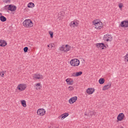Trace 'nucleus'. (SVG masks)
<instances>
[{"instance_id": "f257e3e1", "label": "nucleus", "mask_w": 128, "mask_h": 128, "mask_svg": "<svg viewBox=\"0 0 128 128\" xmlns=\"http://www.w3.org/2000/svg\"><path fill=\"white\" fill-rule=\"evenodd\" d=\"M92 24L94 25V28H96V30H102L104 26L102 22L98 21V20H94L92 22Z\"/></svg>"}, {"instance_id": "f03ea898", "label": "nucleus", "mask_w": 128, "mask_h": 128, "mask_svg": "<svg viewBox=\"0 0 128 128\" xmlns=\"http://www.w3.org/2000/svg\"><path fill=\"white\" fill-rule=\"evenodd\" d=\"M23 26L24 28H30L34 26L32 21L30 19H26L23 22Z\"/></svg>"}, {"instance_id": "7ed1b4c3", "label": "nucleus", "mask_w": 128, "mask_h": 128, "mask_svg": "<svg viewBox=\"0 0 128 128\" xmlns=\"http://www.w3.org/2000/svg\"><path fill=\"white\" fill-rule=\"evenodd\" d=\"M70 65L72 66H80V60L74 58L70 61Z\"/></svg>"}, {"instance_id": "20e7f679", "label": "nucleus", "mask_w": 128, "mask_h": 128, "mask_svg": "<svg viewBox=\"0 0 128 128\" xmlns=\"http://www.w3.org/2000/svg\"><path fill=\"white\" fill-rule=\"evenodd\" d=\"M80 22H78V20H74L70 24V28H76V26H78Z\"/></svg>"}, {"instance_id": "39448f33", "label": "nucleus", "mask_w": 128, "mask_h": 128, "mask_svg": "<svg viewBox=\"0 0 128 128\" xmlns=\"http://www.w3.org/2000/svg\"><path fill=\"white\" fill-rule=\"evenodd\" d=\"M103 38L105 42H112V35L108 34L104 35Z\"/></svg>"}, {"instance_id": "423d86ee", "label": "nucleus", "mask_w": 128, "mask_h": 128, "mask_svg": "<svg viewBox=\"0 0 128 128\" xmlns=\"http://www.w3.org/2000/svg\"><path fill=\"white\" fill-rule=\"evenodd\" d=\"M37 114L40 116H43L46 114V110L44 108H39L37 110Z\"/></svg>"}, {"instance_id": "0eeeda50", "label": "nucleus", "mask_w": 128, "mask_h": 128, "mask_svg": "<svg viewBox=\"0 0 128 128\" xmlns=\"http://www.w3.org/2000/svg\"><path fill=\"white\" fill-rule=\"evenodd\" d=\"M26 88V84H19L17 86V90H18L20 92H23Z\"/></svg>"}, {"instance_id": "6e6552de", "label": "nucleus", "mask_w": 128, "mask_h": 128, "mask_svg": "<svg viewBox=\"0 0 128 128\" xmlns=\"http://www.w3.org/2000/svg\"><path fill=\"white\" fill-rule=\"evenodd\" d=\"M5 8H8V10H10L11 12H14L16 10V7L14 6H12V4L4 6Z\"/></svg>"}, {"instance_id": "1a4fd4ad", "label": "nucleus", "mask_w": 128, "mask_h": 128, "mask_svg": "<svg viewBox=\"0 0 128 128\" xmlns=\"http://www.w3.org/2000/svg\"><path fill=\"white\" fill-rule=\"evenodd\" d=\"M70 50V47L68 46V44H66V46H62L60 48V50H62V52H68Z\"/></svg>"}, {"instance_id": "9d476101", "label": "nucleus", "mask_w": 128, "mask_h": 128, "mask_svg": "<svg viewBox=\"0 0 128 128\" xmlns=\"http://www.w3.org/2000/svg\"><path fill=\"white\" fill-rule=\"evenodd\" d=\"M96 48H102V50H104V48H106V46L104 45L103 43H97L96 44Z\"/></svg>"}, {"instance_id": "9b49d317", "label": "nucleus", "mask_w": 128, "mask_h": 128, "mask_svg": "<svg viewBox=\"0 0 128 128\" xmlns=\"http://www.w3.org/2000/svg\"><path fill=\"white\" fill-rule=\"evenodd\" d=\"M124 118V113H120L117 116V120L118 122H122Z\"/></svg>"}, {"instance_id": "f8f14e48", "label": "nucleus", "mask_w": 128, "mask_h": 128, "mask_svg": "<svg viewBox=\"0 0 128 128\" xmlns=\"http://www.w3.org/2000/svg\"><path fill=\"white\" fill-rule=\"evenodd\" d=\"M77 100H78V96H75L72 97L68 100L69 104H74V102H76Z\"/></svg>"}, {"instance_id": "ddd939ff", "label": "nucleus", "mask_w": 128, "mask_h": 128, "mask_svg": "<svg viewBox=\"0 0 128 128\" xmlns=\"http://www.w3.org/2000/svg\"><path fill=\"white\" fill-rule=\"evenodd\" d=\"M34 80H41L42 78V75L40 74H34L33 75Z\"/></svg>"}, {"instance_id": "4468645a", "label": "nucleus", "mask_w": 128, "mask_h": 128, "mask_svg": "<svg viewBox=\"0 0 128 128\" xmlns=\"http://www.w3.org/2000/svg\"><path fill=\"white\" fill-rule=\"evenodd\" d=\"M120 26L122 28H128V21L124 20L121 22Z\"/></svg>"}, {"instance_id": "2eb2a0df", "label": "nucleus", "mask_w": 128, "mask_h": 128, "mask_svg": "<svg viewBox=\"0 0 128 128\" xmlns=\"http://www.w3.org/2000/svg\"><path fill=\"white\" fill-rule=\"evenodd\" d=\"M86 92L88 94H92L94 92V88H88L86 90Z\"/></svg>"}, {"instance_id": "dca6fc26", "label": "nucleus", "mask_w": 128, "mask_h": 128, "mask_svg": "<svg viewBox=\"0 0 128 128\" xmlns=\"http://www.w3.org/2000/svg\"><path fill=\"white\" fill-rule=\"evenodd\" d=\"M96 113L93 111H90L88 114V116L89 118H94V116H96Z\"/></svg>"}, {"instance_id": "f3484780", "label": "nucleus", "mask_w": 128, "mask_h": 128, "mask_svg": "<svg viewBox=\"0 0 128 128\" xmlns=\"http://www.w3.org/2000/svg\"><path fill=\"white\" fill-rule=\"evenodd\" d=\"M112 86V83L110 82L108 84L105 85L102 88V90H106Z\"/></svg>"}, {"instance_id": "a211bd4d", "label": "nucleus", "mask_w": 128, "mask_h": 128, "mask_svg": "<svg viewBox=\"0 0 128 128\" xmlns=\"http://www.w3.org/2000/svg\"><path fill=\"white\" fill-rule=\"evenodd\" d=\"M66 82H67V84L69 86H72L74 84V80H70V78H67L66 80Z\"/></svg>"}, {"instance_id": "6ab92c4d", "label": "nucleus", "mask_w": 128, "mask_h": 128, "mask_svg": "<svg viewBox=\"0 0 128 128\" xmlns=\"http://www.w3.org/2000/svg\"><path fill=\"white\" fill-rule=\"evenodd\" d=\"M6 44L7 43L6 40H0V46H6Z\"/></svg>"}, {"instance_id": "aec40b11", "label": "nucleus", "mask_w": 128, "mask_h": 128, "mask_svg": "<svg viewBox=\"0 0 128 128\" xmlns=\"http://www.w3.org/2000/svg\"><path fill=\"white\" fill-rule=\"evenodd\" d=\"M60 116V118H62V120H64L66 118H67V116H68V113L63 114Z\"/></svg>"}, {"instance_id": "412c9836", "label": "nucleus", "mask_w": 128, "mask_h": 128, "mask_svg": "<svg viewBox=\"0 0 128 128\" xmlns=\"http://www.w3.org/2000/svg\"><path fill=\"white\" fill-rule=\"evenodd\" d=\"M28 7L30 8H34V4L32 2H30L28 4Z\"/></svg>"}, {"instance_id": "4be33fe9", "label": "nucleus", "mask_w": 128, "mask_h": 128, "mask_svg": "<svg viewBox=\"0 0 128 128\" xmlns=\"http://www.w3.org/2000/svg\"><path fill=\"white\" fill-rule=\"evenodd\" d=\"M21 104H22V106H24V108L26 107V100H21Z\"/></svg>"}, {"instance_id": "5701e85b", "label": "nucleus", "mask_w": 128, "mask_h": 128, "mask_svg": "<svg viewBox=\"0 0 128 128\" xmlns=\"http://www.w3.org/2000/svg\"><path fill=\"white\" fill-rule=\"evenodd\" d=\"M0 20L1 22H4L6 20V18L5 16H2L0 17Z\"/></svg>"}, {"instance_id": "b1692460", "label": "nucleus", "mask_w": 128, "mask_h": 128, "mask_svg": "<svg viewBox=\"0 0 128 128\" xmlns=\"http://www.w3.org/2000/svg\"><path fill=\"white\" fill-rule=\"evenodd\" d=\"M99 84H104V79L103 78H101L99 80Z\"/></svg>"}, {"instance_id": "393cba45", "label": "nucleus", "mask_w": 128, "mask_h": 128, "mask_svg": "<svg viewBox=\"0 0 128 128\" xmlns=\"http://www.w3.org/2000/svg\"><path fill=\"white\" fill-rule=\"evenodd\" d=\"M42 88V85H40V84L38 83L36 84V90H40Z\"/></svg>"}, {"instance_id": "a878e982", "label": "nucleus", "mask_w": 128, "mask_h": 128, "mask_svg": "<svg viewBox=\"0 0 128 128\" xmlns=\"http://www.w3.org/2000/svg\"><path fill=\"white\" fill-rule=\"evenodd\" d=\"M124 62H128V54L124 56Z\"/></svg>"}, {"instance_id": "bb28decb", "label": "nucleus", "mask_w": 128, "mask_h": 128, "mask_svg": "<svg viewBox=\"0 0 128 128\" xmlns=\"http://www.w3.org/2000/svg\"><path fill=\"white\" fill-rule=\"evenodd\" d=\"M82 72H76V76H82Z\"/></svg>"}, {"instance_id": "cd10ccee", "label": "nucleus", "mask_w": 128, "mask_h": 128, "mask_svg": "<svg viewBox=\"0 0 128 128\" xmlns=\"http://www.w3.org/2000/svg\"><path fill=\"white\" fill-rule=\"evenodd\" d=\"M49 34H50V36L51 38H54V32L52 31H49Z\"/></svg>"}, {"instance_id": "c85d7f7f", "label": "nucleus", "mask_w": 128, "mask_h": 128, "mask_svg": "<svg viewBox=\"0 0 128 128\" xmlns=\"http://www.w3.org/2000/svg\"><path fill=\"white\" fill-rule=\"evenodd\" d=\"M3 2H5V4H10V0H2Z\"/></svg>"}, {"instance_id": "c756f323", "label": "nucleus", "mask_w": 128, "mask_h": 128, "mask_svg": "<svg viewBox=\"0 0 128 128\" xmlns=\"http://www.w3.org/2000/svg\"><path fill=\"white\" fill-rule=\"evenodd\" d=\"M28 47L24 48V52H28Z\"/></svg>"}, {"instance_id": "7c9ffc66", "label": "nucleus", "mask_w": 128, "mask_h": 128, "mask_svg": "<svg viewBox=\"0 0 128 128\" xmlns=\"http://www.w3.org/2000/svg\"><path fill=\"white\" fill-rule=\"evenodd\" d=\"M68 90H70V92H72V90H74V87L72 86H70L68 88Z\"/></svg>"}, {"instance_id": "2f4dec72", "label": "nucleus", "mask_w": 128, "mask_h": 128, "mask_svg": "<svg viewBox=\"0 0 128 128\" xmlns=\"http://www.w3.org/2000/svg\"><path fill=\"white\" fill-rule=\"evenodd\" d=\"M4 71L0 72V76H2V78H4Z\"/></svg>"}, {"instance_id": "473e14b6", "label": "nucleus", "mask_w": 128, "mask_h": 128, "mask_svg": "<svg viewBox=\"0 0 128 128\" xmlns=\"http://www.w3.org/2000/svg\"><path fill=\"white\" fill-rule=\"evenodd\" d=\"M124 6V4H122L120 3L118 4V7L120 8H122Z\"/></svg>"}, {"instance_id": "72a5a7b5", "label": "nucleus", "mask_w": 128, "mask_h": 128, "mask_svg": "<svg viewBox=\"0 0 128 128\" xmlns=\"http://www.w3.org/2000/svg\"><path fill=\"white\" fill-rule=\"evenodd\" d=\"M54 46H52V44H50L48 45V48H52Z\"/></svg>"}, {"instance_id": "f704fd0d", "label": "nucleus", "mask_w": 128, "mask_h": 128, "mask_svg": "<svg viewBox=\"0 0 128 128\" xmlns=\"http://www.w3.org/2000/svg\"><path fill=\"white\" fill-rule=\"evenodd\" d=\"M72 76H74V78L76 77V72H74L72 74Z\"/></svg>"}, {"instance_id": "c9c22d12", "label": "nucleus", "mask_w": 128, "mask_h": 128, "mask_svg": "<svg viewBox=\"0 0 128 128\" xmlns=\"http://www.w3.org/2000/svg\"><path fill=\"white\" fill-rule=\"evenodd\" d=\"M28 44L30 46H32L33 44L32 42H28Z\"/></svg>"}, {"instance_id": "e433bc0d", "label": "nucleus", "mask_w": 128, "mask_h": 128, "mask_svg": "<svg viewBox=\"0 0 128 128\" xmlns=\"http://www.w3.org/2000/svg\"><path fill=\"white\" fill-rule=\"evenodd\" d=\"M2 16V13H0V18L1 17V16Z\"/></svg>"}, {"instance_id": "4c0bfd02", "label": "nucleus", "mask_w": 128, "mask_h": 128, "mask_svg": "<svg viewBox=\"0 0 128 128\" xmlns=\"http://www.w3.org/2000/svg\"><path fill=\"white\" fill-rule=\"evenodd\" d=\"M120 128H124V127L121 126L120 127Z\"/></svg>"}, {"instance_id": "58836bf2", "label": "nucleus", "mask_w": 128, "mask_h": 128, "mask_svg": "<svg viewBox=\"0 0 128 128\" xmlns=\"http://www.w3.org/2000/svg\"><path fill=\"white\" fill-rule=\"evenodd\" d=\"M85 116H88V114H85Z\"/></svg>"}]
</instances>
